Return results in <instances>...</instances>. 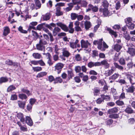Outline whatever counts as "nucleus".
Here are the masks:
<instances>
[{"instance_id":"nucleus-1","label":"nucleus","mask_w":135,"mask_h":135,"mask_svg":"<svg viewBox=\"0 0 135 135\" xmlns=\"http://www.w3.org/2000/svg\"><path fill=\"white\" fill-rule=\"evenodd\" d=\"M102 6H101L99 9V12L102 13L105 16H110L111 14L109 12L108 9L109 3L107 0H102Z\"/></svg>"},{"instance_id":"nucleus-2","label":"nucleus","mask_w":135,"mask_h":135,"mask_svg":"<svg viewBox=\"0 0 135 135\" xmlns=\"http://www.w3.org/2000/svg\"><path fill=\"white\" fill-rule=\"evenodd\" d=\"M57 25L61 27V28L65 32L68 31L70 33H74V30L73 27V23L72 22L70 23L69 25V28L66 26L64 24L61 22L57 23H56Z\"/></svg>"},{"instance_id":"nucleus-3","label":"nucleus","mask_w":135,"mask_h":135,"mask_svg":"<svg viewBox=\"0 0 135 135\" xmlns=\"http://www.w3.org/2000/svg\"><path fill=\"white\" fill-rule=\"evenodd\" d=\"M124 74L127 79L129 80L130 83L132 85L135 83V77L133 76L131 72L124 73Z\"/></svg>"},{"instance_id":"nucleus-4","label":"nucleus","mask_w":135,"mask_h":135,"mask_svg":"<svg viewBox=\"0 0 135 135\" xmlns=\"http://www.w3.org/2000/svg\"><path fill=\"white\" fill-rule=\"evenodd\" d=\"M64 4L62 3H57L55 6L56 7V15L57 16H59L63 15L62 12L60 11L61 6H64Z\"/></svg>"},{"instance_id":"nucleus-5","label":"nucleus","mask_w":135,"mask_h":135,"mask_svg":"<svg viewBox=\"0 0 135 135\" xmlns=\"http://www.w3.org/2000/svg\"><path fill=\"white\" fill-rule=\"evenodd\" d=\"M98 10V8L97 6H94L91 4H89L88 8L86 9V12H88L92 11L93 12H97Z\"/></svg>"},{"instance_id":"nucleus-6","label":"nucleus","mask_w":135,"mask_h":135,"mask_svg":"<svg viewBox=\"0 0 135 135\" xmlns=\"http://www.w3.org/2000/svg\"><path fill=\"white\" fill-rule=\"evenodd\" d=\"M79 40L77 39L75 41H72L69 42V45L70 47L72 49L76 48L77 47H80V45L79 44H78Z\"/></svg>"},{"instance_id":"nucleus-7","label":"nucleus","mask_w":135,"mask_h":135,"mask_svg":"<svg viewBox=\"0 0 135 135\" xmlns=\"http://www.w3.org/2000/svg\"><path fill=\"white\" fill-rule=\"evenodd\" d=\"M64 66V65L61 63H58L56 64L55 66V70L57 72L58 74L61 72V69Z\"/></svg>"},{"instance_id":"nucleus-8","label":"nucleus","mask_w":135,"mask_h":135,"mask_svg":"<svg viewBox=\"0 0 135 135\" xmlns=\"http://www.w3.org/2000/svg\"><path fill=\"white\" fill-rule=\"evenodd\" d=\"M81 46L82 48H87L90 45V44L88 40H81Z\"/></svg>"},{"instance_id":"nucleus-9","label":"nucleus","mask_w":135,"mask_h":135,"mask_svg":"<svg viewBox=\"0 0 135 135\" xmlns=\"http://www.w3.org/2000/svg\"><path fill=\"white\" fill-rule=\"evenodd\" d=\"M88 66L89 68H91L94 66H100V62H94L91 61L88 63Z\"/></svg>"},{"instance_id":"nucleus-10","label":"nucleus","mask_w":135,"mask_h":135,"mask_svg":"<svg viewBox=\"0 0 135 135\" xmlns=\"http://www.w3.org/2000/svg\"><path fill=\"white\" fill-rule=\"evenodd\" d=\"M80 22L78 21H76L75 22L74 24L75 25V29L76 32L81 31L82 30L81 27L79 26Z\"/></svg>"},{"instance_id":"nucleus-11","label":"nucleus","mask_w":135,"mask_h":135,"mask_svg":"<svg viewBox=\"0 0 135 135\" xmlns=\"http://www.w3.org/2000/svg\"><path fill=\"white\" fill-rule=\"evenodd\" d=\"M26 122L29 126H31L33 125V122L31 118L28 116L26 117Z\"/></svg>"},{"instance_id":"nucleus-12","label":"nucleus","mask_w":135,"mask_h":135,"mask_svg":"<svg viewBox=\"0 0 135 135\" xmlns=\"http://www.w3.org/2000/svg\"><path fill=\"white\" fill-rule=\"evenodd\" d=\"M10 32V30L8 27H5L3 28V35L6 36Z\"/></svg>"},{"instance_id":"nucleus-13","label":"nucleus","mask_w":135,"mask_h":135,"mask_svg":"<svg viewBox=\"0 0 135 135\" xmlns=\"http://www.w3.org/2000/svg\"><path fill=\"white\" fill-rule=\"evenodd\" d=\"M61 30L60 28L58 27H55L52 31V33L54 36H56L57 33L60 32Z\"/></svg>"},{"instance_id":"nucleus-14","label":"nucleus","mask_w":135,"mask_h":135,"mask_svg":"<svg viewBox=\"0 0 135 135\" xmlns=\"http://www.w3.org/2000/svg\"><path fill=\"white\" fill-rule=\"evenodd\" d=\"M17 116L20 120L21 122H23L25 121V118L23 117V115L22 113H17Z\"/></svg>"},{"instance_id":"nucleus-15","label":"nucleus","mask_w":135,"mask_h":135,"mask_svg":"<svg viewBox=\"0 0 135 135\" xmlns=\"http://www.w3.org/2000/svg\"><path fill=\"white\" fill-rule=\"evenodd\" d=\"M106 30L111 35L114 36L115 37H117V35L116 32L112 30L111 28L107 27Z\"/></svg>"},{"instance_id":"nucleus-16","label":"nucleus","mask_w":135,"mask_h":135,"mask_svg":"<svg viewBox=\"0 0 135 135\" xmlns=\"http://www.w3.org/2000/svg\"><path fill=\"white\" fill-rule=\"evenodd\" d=\"M100 65L101 64L104 66V68L105 69H107L109 67V64L108 62V61L106 60H103L100 62Z\"/></svg>"},{"instance_id":"nucleus-17","label":"nucleus","mask_w":135,"mask_h":135,"mask_svg":"<svg viewBox=\"0 0 135 135\" xmlns=\"http://www.w3.org/2000/svg\"><path fill=\"white\" fill-rule=\"evenodd\" d=\"M133 64L132 61L127 64L126 66L124 67L125 70H128L132 68L133 66Z\"/></svg>"},{"instance_id":"nucleus-18","label":"nucleus","mask_w":135,"mask_h":135,"mask_svg":"<svg viewBox=\"0 0 135 135\" xmlns=\"http://www.w3.org/2000/svg\"><path fill=\"white\" fill-rule=\"evenodd\" d=\"M37 24V22H31L29 25L28 30L33 29L35 30V27L34 26H36Z\"/></svg>"},{"instance_id":"nucleus-19","label":"nucleus","mask_w":135,"mask_h":135,"mask_svg":"<svg viewBox=\"0 0 135 135\" xmlns=\"http://www.w3.org/2000/svg\"><path fill=\"white\" fill-rule=\"evenodd\" d=\"M127 52L131 56H133L135 54V49L132 48H128Z\"/></svg>"},{"instance_id":"nucleus-20","label":"nucleus","mask_w":135,"mask_h":135,"mask_svg":"<svg viewBox=\"0 0 135 135\" xmlns=\"http://www.w3.org/2000/svg\"><path fill=\"white\" fill-rule=\"evenodd\" d=\"M18 104L19 107L22 109H23L25 107V106L26 104V102L19 100L18 101Z\"/></svg>"},{"instance_id":"nucleus-21","label":"nucleus","mask_w":135,"mask_h":135,"mask_svg":"<svg viewBox=\"0 0 135 135\" xmlns=\"http://www.w3.org/2000/svg\"><path fill=\"white\" fill-rule=\"evenodd\" d=\"M114 65L116 68L120 71H123L124 69V67L122 66L119 65L118 63L115 62L114 63Z\"/></svg>"},{"instance_id":"nucleus-22","label":"nucleus","mask_w":135,"mask_h":135,"mask_svg":"<svg viewBox=\"0 0 135 135\" xmlns=\"http://www.w3.org/2000/svg\"><path fill=\"white\" fill-rule=\"evenodd\" d=\"M125 21L127 26H129V24L133 23L132 22V19L131 17H128L126 18Z\"/></svg>"},{"instance_id":"nucleus-23","label":"nucleus","mask_w":135,"mask_h":135,"mask_svg":"<svg viewBox=\"0 0 135 135\" xmlns=\"http://www.w3.org/2000/svg\"><path fill=\"white\" fill-rule=\"evenodd\" d=\"M62 54L63 56L66 57H68L70 55L69 52L65 49L62 50Z\"/></svg>"},{"instance_id":"nucleus-24","label":"nucleus","mask_w":135,"mask_h":135,"mask_svg":"<svg viewBox=\"0 0 135 135\" xmlns=\"http://www.w3.org/2000/svg\"><path fill=\"white\" fill-rule=\"evenodd\" d=\"M85 28L86 30L89 29L91 26L90 22L89 21H86L84 22Z\"/></svg>"},{"instance_id":"nucleus-25","label":"nucleus","mask_w":135,"mask_h":135,"mask_svg":"<svg viewBox=\"0 0 135 135\" xmlns=\"http://www.w3.org/2000/svg\"><path fill=\"white\" fill-rule=\"evenodd\" d=\"M37 49L38 50L42 51L45 49V46L41 44L39 42L38 44H37L36 45Z\"/></svg>"},{"instance_id":"nucleus-26","label":"nucleus","mask_w":135,"mask_h":135,"mask_svg":"<svg viewBox=\"0 0 135 135\" xmlns=\"http://www.w3.org/2000/svg\"><path fill=\"white\" fill-rule=\"evenodd\" d=\"M73 70L71 69H69L68 71V78L69 79H71L73 76Z\"/></svg>"},{"instance_id":"nucleus-27","label":"nucleus","mask_w":135,"mask_h":135,"mask_svg":"<svg viewBox=\"0 0 135 135\" xmlns=\"http://www.w3.org/2000/svg\"><path fill=\"white\" fill-rule=\"evenodd\" d=\"M102 41L103 40H101V41L100 42H100L99 43L98 45L97 48L99 49L101 51H105V50L103 48Z\"/></svg>"},{"instance_id":"nucleus-28","label":"nucleus","mask_w":135,"mask_h":135,"mask_svg":"<svg viewBox=\"0 0 135 135\" xmlns=\"http://www.w3.org/2000/svg\"><path fill=\"white\" fill-rule=\"evenodd\" d=\"M50 17V14L49 13H47L45 15H43V19L45 21H47L49 20Z\"/></svg>"},{"instance_id":"nucleus-29","label":"nucleus","mask_w":135,"mask_h":135,"mask_svg":"<svg viewBox=\"0 0 135 135\" xmlns=\"http://www.w3.org/2000/svg\"><path fill=\"white\" fill-rule=\"evenodd\" d=\"M118 110V108L114 107L112 109H109L108 110V112L109 114H111L113 113H116Z\"/></svg>"},{"instance_id":"nucleus-30","label":"nucleus","mask_w":135,"mask_h":135,"mask_svg":"<svg viewBox=\"0 0 135 135\" xmlns=\"http://www.w3.org/2000/svg\"><path fill=\"white\" fill-rule=\"evenodd\" d=\"M134 88L133 86L132 85L130 87L126 89L127 92L130 93H133L134 91Z\"/></svg>"},{"instance_id":"nucleus-31","label":"nucleus","mask_w":135,"mask_h":135,"mask_svg":"<svg viewBox=\"0 0 135 135\" xmlns=\"http://www.w3.org/2000/svg\"><path fill=\"white\" fill-rule=\"evenodd\" d=\"M47 73L46 72H41L38 73L36 76V77L40 78L46 75Z\"/></svg>"},{"instance_id":"nucleus-32","label":"nucleus","mask_w":135,"mask_h":135,"mask_svg":"<svg viewBox=\"0 0 135 135\" xmlns=\"http://www.w3.org/2000/svg\"><path fill=\"white\" fill-rule=\"evenodd\" d=\"M68 7L65 8V10L68 12L71 10L73 7V4L72 3H70L68 4Z\"/></svg>"},{"instance_id":"nucleus-33","label":"nucleus","mask_w":135,"mask_h":135,"mask_svg":"<svg viewBox=\"0 0 135 135\" xmlns=\"http://www.w3.org/2000/svg\"><path fill=\"white\" fill-rule=\"evenodd\" d=\"M122 46L116 44L115 45L114 47V50L117 52H119L122 48Z\"/></svg>"},{"instance_id":"nucleus-34","label":"nucleus","mask_w":135,"mask_h":135,"mask_svg":"<svg viewBox=\"0 0 135 135\" xmlns=\"http://www.w3.org/2000/svg\"><path fill=\"white\" fill-rule=\"evenodd\" d=\"M62 81V80L60 77H58L56 78L54 80V83H61Z\"/></svg>"},{"instance_id":"nucleus-35","label":"nucleus","mask_w":135,"mask_h":135,"mask_svg":"<svg viewBox=\"0 0 135 135\" xmlns=\"http://www.w3.org/2000/svg\"><path fill=\"white\" fill-rule=\"evenodd\" d=\"M93 93L94 96H97L98 95L100 91V90L99 89L97 88H94L93 89Z\"/></svg>"},{"instance_id":"nucleus-36","label":"nucleus","mask_w":135,"mask_h":135,"mask_svg":"<svg viewBox=\"0 0 135 135\" xmlns=\"http://www.w3.org/2000/svg\"><path fill=\"white\" fill-rule=\"evenodd\" d=\"M16 88L15 86L13 85H11L9 86L8 88L7 91L8 92H10L11 91L15 90Z\"/></svg>"},{"instance_id":"nucleus-37","label":"nucleus","mask_w":135,"mask_h":135,"mask_svg":"<svg viewBox=\"0 0 135 135\" xmlns=\"http://www.w3.org/2000/svg\"><path fill=\"white\" fill-rule=\"evenodd\" d=\"M101 97L102 98H103L104 100H105L106 101H109L110 99V97L109 95H102Z\"/></svg>"},{"instance_id":"nucleus-38","label":"nucleus","mask_w":135,"mask_h":135,"mask_svg":"<svg viewBox=\"0 0 135 135\" xmlns=\"http://www.w3.org/2000/svg\"><path fill=\"white\" fill-rule=\"evenodd\" d=\"M32 56L36 59H40L41 57V55L40 54L35 53L32 54Z\"/></svg>"},{"instance_id":"nucleus-39","label":"nucleus","mask_w":135,"mask_h":135,"mask_svg":"<svg viewBox=\"0 0 135 135\" xmlns=\"http://www.w3.org/2000/svg\"><path fill=\"white\" fill-rule=\"evenodd\" d=\"M125 112L131 114L133 113V110L131 108L128 107L125 110Z\"/></svg>"},{"instance_id":"nucleus-40","label":"nucleus","mask_w":135,"mask_h":135,"mask_svg":"<svg viewBox=\"0 0 135 135\" xmlns=\"http://www.w3.org/2000/svg\"><path fill=\"white\" fill-rule=\"evenodd\" d=\"M18 97L20 99L22 100L24 99L25 100L27 98V96L25 94H19L18 95Z\"/></svg>"},{"instance_id":"nucleus-41","label":"nucleus","mask_w":135,"mask_h":135,"mask_svg":"<svg viewBox=\"0 0 135 135\" xmlns=\"http://www.w3.org/2000/svg\"><path fill=\"white\" fill-rule=\"evenodd\" d=\"M8 81V79L6 77H2L0 78V83H5Z\"/></svg>"},{"instance_id":"nucleus-42","label":"nucleus","mask_w":135,"mask_h":135,"mask_svg":"<svg viewBox=\"0 0 135 135\" xmlns=\"http://www.w3.org/2000/svg\"><path fill=\"white\" fill-rule=\"evenodd\" d=\"M118 61L121 65H125L126 64L125 60L123 58H120Z\"/></svg>"},{"instance_id":"nucleus-43","label":"nucleus","mask_w":135,"mask_h":135,"mask_svg":"<svg viewBox=\"0 0 135 135\" xmlns=\"http://www.w3.org/2000/svg\"><path fill=\"white\" fill-rule=\"evenodd\" d=\"M81 6L83 7H86L88 5V2L85 0L81 1L80 3Z\"/></svg>"},{"instance_id":"nucleus-44","label":"nucleus","mask_w":135,"mask_h":135,"mask_svg":"<svg viewBox=\"0 0 135 135\" xmlns=\"http://www.w3.org/2000/svg\"><path fill=\"white\" fill-rule=\"evenodd\" d=\"M18 30L20 32L22 33L26 34L27 33V31L23 30L22 27L21 26L19 27Z\"/></svg>"},{"instance_id":"nucleus-45","label":"nucleus","mask_w":135,"mask_h":135,"mask_svg":"<svg viewBox=\"0 0 135 135\" xmlns=\"http://www.w3.org/2000/svg\"><path fill=\"white\" fill-rule=\"evenodd\" d=\"M32 107V105L31 104H28L27 105L26 107V109L28 112H31Z\"/></svg>"},{"instance_id":"nucleus-46","label":"nucleus","mask_w":135,"mask_h":135,"mask_svg":"<svg viewBox=\"0 0 135 135\" xmlns=\"http://www.w3.org/2000/svg\"><path fill=\"white\" fill-rule=\"evenodd\" d=\"M114 70L113 69L108 70L107 73H105V75L107 76H108L112 75L114 72Z\"/></svg>"},{"instance_id":"nucleus-47","label":"nucleus","mask_w":135,"mask_h":135,"mask_svg":"<svg viewBox=\"0 0 135 135\" xmlns=\"http://www.w3.org/2000/svg\"><path fill=\"white\" fill-rule=\"evenodd\" d=\"M78 14L75 13H72L71 14V20H75L77 18Z\"/></svg>"},{"instance_id":"nucleus-48","label":"nucleus","mask_w":135,"mask_h":135,"mask_svg":"<svg viewBox=\"0 0 135 135\" xmlns=\"http://www.w3.org/2000/svg\"><path fill=\"white\" fill-rule=\"evenodd\" d=\"M35 3L38 8H40L41 7V4L39 0H35Z\"/></svg>"},{"instance_id":"nucleus-49","label":"nucleus","mask_w":135,"mask_h":135,"mask_svg":"<svg viewBox=\"0 0 135 135\" xmlns=\"http://www.w3.org/2000/svg\"><path fill=\"white\" fill-rule=\"evenodd\" d=\"M33 69L34 71L38 72L42 70V68L41 67H33Z\"/></svg>"},{"instance_id":"nucleus-50","label":"nucleus","mask_w":135,"mask_h":135,"mask_svg":"<svg viewBox=\"0 0 135 135\" xmlns=\"http://www.w3.org/2000/svg\"><path fill=\"white\" fill-rule=\"evenodd\" d=\"M21 91L22 92L26 94L28 96L30 95V91L27 89L23 88L22 89Z\"/></svg>"},{"instance_id":"nucleus-51","label":"nucleus","mask_w":135,"mask_h":135,"mask_svg":"<svg viewBox=\"0 0 135 135\" xmlns=\"http://www.w3.org/2000/svg\"><path fill=\"white\" fill-rule=\"evenodd\" d=\"M32 35L33 36L34 38L36 39L38 37V35L37 33L36 32L32 31Z\"/></svg>"},{"instance_id":"nucleus-52","label":"nucleus","mask_w":135,"mask_h":135,"mask_svg":"<svg viewBox=\"0 0 135 135\" xmlns=\"http://www.w3.org/2000/svg\"><path fill=\"white\" fill-rule=\"evenodd\" d=\"M39 42L43 46L46 45L47 43L46 40L45 39H40Z\"/></svg>"},{"instance_id":"nucleus-53","label":"nucleus","mask_w":135,"mask_h":135,"mask_svg":"<svg viewBox=\"0 0 135 135\" xmlns=\"http://www.w3.org/2000/svg\"><path fill=\"white\" fill-rule=\"evenodd\" d=\"M39 64L41 66H45V64L42 60H38V64Z\"/></svg>"},{"instance_id":"nucleus-54","label":"nucleus","mask_w":135,"mask_h":135,"mask_svg":"<svg viewBox=\"0 0 135 135\" xmlns=\"http://www.w3.org/2000/svg\"><path fill=\"white\" fill-rule=\"evenodd\" d=\"M128 122L129 124H132L135 123V120L133 118H130L128 120Z\"/></svg>"},{"instance_id":"nucleus-55","label":"nucleus","mask_w":135,"mask_h":135,"mask_svg":"<svg viewBox=\"0 0 135 135\" xmlns=\"http://www.w3.org/2000/svg\"><path fill=\"white\" fill-rule=\"evenodd\" d=\"M120 7V2L119 1H117L116 2L115 4V9L117 10Z\"/></svg>"},{"instance_id":"nucleus-56","label":"nucleus","mask_w":135,"mask_h":135,"mask_svg":"<svg viewBox=\"0 0 135 135\" xmlns=\"http://www.w3.org/2000/svg\"><path fill=\"white\" fill-rule=\"evenodd\" d=\"M109 117L112 118L116 119L118 118V116L117 114H114L110 115Z\"/></svg>"},{"instance_id":"nucleus-57","label":"nucleus","mask_w":135,"mask_h":135,"mask_svg":"<svg viewBox=\"0 0 135 135\" xmlns=\"http://www.w3.org/2000/svg\"><path fill=\"white\" fill-rule=\"evenodd\" d=\"M116 104L119 106H122L124 105V102L122 101H120L119 100H117L116 102Z\"/></svg>"},{"instance_id":"nucleus-58","label":"nucleus","mask_w":135,"mask_h":135,"mask_svg":"<svg viewBox=\"0 0 135 135\" xmlns=\"http://www.w3.org/2000/svg\"><path fill=\"white\" fill-rule=\"evenodd\" d=\"M75 59L77 61H80L81 60V57L79 54H77L75 56Z\"/></svg>"},{"instance_id":"nucleus-59","label":"nucleus","mask_w":135,"mask_h":135,"mask_svg":"<svg viewBox=\"0 0 135 135\" xmlns=\"http://www.w3.org/2000/svg\"><path fill=\"white\" fill-rule=\"evenodd\" d=\"M118 74H115L110 77V78L113 80H115L118 77Z\"/></svg>"},{"instance_id":"nucleus-60","label":"nucleus","mask_w":135,"mask_h":135,"mask_svg":"<svg viewBox=\"0 0 135 135\" xmlns=\"http://www.w3.org/2000/svg\"><path fill=\"white\" fill-rule=\"evenodd\" d=\"M75 70L76 73H79L81 71V68L79 66H75Z\"/></svg>"},{"instance_id":"nucleus-61","label":"nucleus","mask_w":135,"mask_h":135,"mask_svg":"<svg viewBox=\"0 0 135 135\" xmlns=\"http://www.w3.org/2000/svg\"><path fill=\"white\" fill-rule=\"evenodd\" d=\"M124 37L126 40H128V41H129L131 38L129 35L127 33L124 34Z\"/></svg>"},{"instance_id":"nucleus-62","label":"nucleus","mask_w":135,"mask_h":135,"mask_svg":"<svg viewBox=\"0 0 135 135\" xmlns=\"http://www.w3.org/2000/svg\"><path fill=\"white\" fill-rule=\"evenodd\" d=\"M81 0H72L73 4H78L80 3Z\"/></svg>"},{"instance_id":"nucleus-63","label":"nucleus","mask_w":135,"mask_h":135,"mask_svg":"<svg viewBox=\"0 0 135 135\" xmlns=\"http://www.w3.org/2000/svg\"><path fill=\"white\" fill-rule=\"evenodd\" d=\"M36 101V100L34 98H31L30 100V104H31L33 105Z\"/></svg>"},{"instance_id":"nucleus-64","label":"nucleus","mask_w":135,"mask_h":135,"mask_svg":"<svg viewBox=\"0 0 135 135\" xmlns=\"http://www.w3.org/2000/svg\"><path fill=\"white\" fill-rule=\"evenodd\" d=\"M17 96L15 94L12 95L11 96V99L12 100H16L17 99Z\"/></svg>"}]
</instances>
